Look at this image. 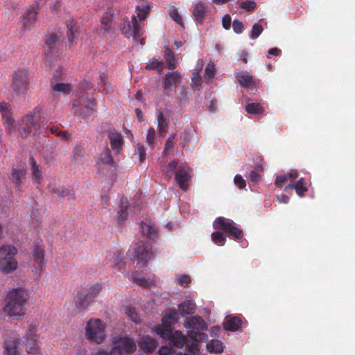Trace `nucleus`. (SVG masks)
<instances>
[{"mask_svg": "<svg viewBox=\"0 0 355 355\" xmlns=\"http://www.w3.org/2000/svg\"><path fill=\"white\" fill-rule=\"evenodd\" d=\"M29 298L28 291L24 288H12L6 296V304L3 309L10 316L25 314V304Z\"/></svg>", "mask_w": 355, "mask_h": 355, "instance_id": "obj_1", "label": "nucleus"}, {"mask_svg": "<svg viewBox=\"0 0 355 355\" xmlns=\"http://www.w3.org/2000/svg\"><path fill=\"white\" fill-rule=\"evenodd\" d=\"M17 254V248L11 245L0 247V272L3 274H10L18 268Z\"/></svg>", "mask_w": 355, "mask_h": 355, "instance_id": "obj_2", "label": "nucleus"}, {"mask_svg": "<svg viewBox=\"0 0 355 355\" xmlns=\"http://www.w3.org/2000/svg\"><path fill=\"white\" fill-rule=\"evenodd\" d=\"M101 284L98 283L89 284L83 288L77 293L74 300L76 308L80 311L85 309L101 291Z\"/></svg>", "mask_w": 355, "mask_h": 355, "instance_id": "obj_3", "label": "nucleus"}, {"mask_svg": "<svg viewBox=\"0 0 355 355\" xmlns=\"http://www.w3.org/2000/svg\"><path fill=\"white\" fill-rule=\"evenodd\" d=\"M186 327L191 329L188 331V337L193 341L201 342L207 339L206 334L202 332L207 329V325L205 321L200 316H193L185 322Z\"/></svg>", "mask_w": 355, "mask_h": 355, "instance_id": "obj_4", "label": "nucleus"}, {"mask_svg": "<svg viewBox=\"0 0 355 355\" xmlns=\"http://www.w3.org/2000/svg\"><path fill=\"white\" fill-rule=\"evenodd\" d=\"M105 328L100 319H90L85 327L86 338L92 343H102L105 338Z\"/></svg>", "mask_w": 355, "mask_h": 355, "instance_id": "obj_5", "label": "nucleus"}, {"mask_svg": "<svg viewBox=\"0 0 355 355\" xmlns=\"http://www.w3.org/2000/svg\"><path fill=\"white\" fill-rule=\"evenodd\" d=\"M132 259L137 264L146 266L154 256L153 247L148 242L139 241L132 248Z\"/></svg>", "mask_w": 355, "mask_h": 355, "instance_id": "obj_6", "label": "nucleus"}, {"mask_svg": "<svg viewBox=\"0 0 355 355\" xmlns=\"http://www.w3.org/2000/svg\"><path fill=\"white\" fill-rule=\"evenodd\" d=\"M95 106L94 100L84 95L78 96L72 103V111L80 120L92 116Z\"/></svg>", "mask_w": 355, "mask_h": 355, "instance_id": "obj_7", "label": "nucleus"}, {"mask_svg": "<svg viewBox=\"0 0 355 355\" xmlns=\"http://www.w3.org/2000/svg\"><path fill=\"white\" fill-rule=\"evenodd\" d=\"M61 34L60 33H49L44 45V54L47 62H52L58 55V47L60 44Z\"/></svg>", "mask_w": 355, "mask_h": 355, "instance_id": "obj_8", "label": "nucleus"}, {"mask_svg": "<svg viewBox=\"0 0 355 355\" xmlns=\"http://www.w3.org/2000/svg\"><path fill=\"white\" fill-rule=\"evenodd\" d=\"M29 84L30 74L27 69H19L13 73L10 88L14 93H24L28 89Z\"/></svg>", "mask_w": 355, "mask_h": 355, "instance_id": "obj_9", "label": "nucleus"}, {"mask_svg": "<svg viewBox=\"0 0 355 355\" xmlns=\"http://www.w3.org/2000/svg\"><path fill=\"white\" fill-rule=\"evenodd\" d=\"M97 168L98 172L103 175H113L116 173V163L109 149H107L105 153L100 155L97 162Z\"/></svg>", "mask_w": 355, "mask_h": 355, "instance_id": "obj_10", "label": "nucleus"}, {"mask_svg": "<svg viewBox=\"0 0 355 355\" xmlns=\"http://www.w3.org/2000/svg\"><path fill=\"white\" fill-rule=\"evenodd\" d=\"M120 31L127 37H133L137 41L142 35V27L139 24L136 17H132L131 21L123 22L120 24Z\"/></svg>", "mask_w": 355, "mask_h": 355, "instance_id": "obj_11", "label": "nucleus"}, {"mask_svg": "<svg viewBox=\"0 0 355 355\" xmlns=\"http://www.w3.org/2000/svg\"><path fill=\"white\" fill-rule=\"evenodd\" d=\"M39 336L36 334V329L31 326L26 334V355H42L37 346V341Z\"/></svg>", "mask_w": 355, "mask_h": 355, "instance_id": "obj_12", "label": "nucleus"}, {"mask_svg": "<svg viewBox=\"0 0 355 355\" xmlns=\"http://www.w3.org/2000/svg\"><path fill=\"white\" fill-rule=\"evenodd\" d=\"M20 125L24 129L25 135H28L31 131L37 130L39 128V116L35 109L30 112L23 118Z\"/></svg>", "mask_w": 355, "mask_h": 355, "instance_id": "obj_13", "label": "nucleus"}, {"mask_svg": "<svg viewBox=\"0 0 355 355\" xmlns=\"http://www.w3.org/2000/svg\"><path fill=\"white\" fill-rule=\"evenodd\" d=\"M34 271L40 275L46 265L44 259V249L40 245H35L32 251Z\"/></svg>", "mask_w": 355, "mask_h": 355, "instance_id": "obj_14", "label": "nucleus"}, {"mask_svg": "<svg viewBox=\"0 0 355 355\" xmlns=\"http://www.w3.org/2000/svg\"><path fill=\"white\" fill-rule=\"evenodd\" d=\"M190 178V168L188 167L180 166L175 171V180L179 187L183 191L188 189V182Z\"/></svg>", "mask_w": 355, "mask_h": 355, "instance_id": "obj_15", "label": "nucleus"}, {"mask_svg": "<svg viewBox=\"0 0 355 355\" xmlns=\"http://www.w3.org/2000/svg\"><path fill=\"white\" fill-rule=\"evenodd\" d=\"M38 12V5L35 3L23 15L22 25L24 30L29 29V27L35 24Z\"/></svg>", "mask_w": 355, "mask_h": 355, "instance_id": "obj_16", "label": "nucleus"}, {"mask_svg": "<svg viewBox=\"0 0 355 355\" xmlns=\"http://www.w3.org/2000/svg\"><path fill=\"white\" fill-rule=\"evenodd\" d=\"M216 225H214L215 229H218L224 232L234 236L236 239H241L243 236V231L232 225V223H216Z\"/></svg>", "mask_w": 355, "mask_h": 355, "instance_id": "obj_17", "label": "nucleus"}, {"mask_svg": "<svg viewBox=\"0 0 355 355\" xmlns=\"http://www.w3.org/2000/svg\"><path fill=\"white\" fill-rule=\"evenodd\" d=\"M180 80L181 76L178 71L168 72L162 80V85L166 90H168L171 87L176 88Z\"/></svg>", "mask_w": 355, "mask_h": 355, "instance_id": "obj_18", "label": "nucleus"}, {"mask_svg": "<svg viewBox=\"0 0 355 355\" xmlns=\"http://www.w3.org/2000/svg\"><path fill=\"white\" fill-rule=\"evenodd\" d=\"M72 90V85L69 83H54L53 81L51 83V93L52 95H58L60 94L68 95Z\"/></svg>", "mask_w": 355, "mask_h": 355, "instance_id": "obj_19", "label": "nucleus"}, {"mask_svg": "<svg viewBox=\"0 0 355 355\" xmlns=\"http://www.w3.org/2000/svg\"><path fill=\"white\" fill-rule=\"evenodd\" d=\"M108 138L112 149L119 154L123 144V136L120 133L114 131L109 132Z\"/></svg>", "mask_w": 355, "mask_h": 355, "instance_id": "obj_20", "label": "nucleus"}, {"mask_svg": "<svg viewBox=\"0 0 355 355\" xmlns=\"http://www.w3.org/2000/svg\"><path fill=\"white\" fill-rule=\"evenodd\" d=\"M19 339L11 337L5 340L4 347L6 355H17L19 353Z\"/></svg>", "mask_w": 355, "mask_h": 355, "instance_id": "obj_21", "label": "nucleus"}, {"mask_svg": "<svg viewBox=\"0 0 355 355\" xmlns=\"http://www.w3.org/2000/svg\"><path fill=\"white\" fill-rule=\"evenodd\" d=\"M115 342L120 347L123 352L131 353L136 349V345L133 340L127 337H119L118 339L114 338Z\"/></svg>", "mask_w": 355, "mask_h": 355, "instance_id": "obj_22", "label": "nucleus"}, {"mask_svg": "<svg viewBox=\"0 0 355 355\" xmlns=\"http://www.w3.org/2000/svg\"><path fill=\"white\" fill-rule=\"evenodd\" d=\"M26 175V171L25 169H16L13 168L10 175H9V179L15 183V187L19 189L21 186L24 184V180H25Z\"/></svg>", "mask_w": 355, "mask_h": 355, "instance_id": "obj_23", "label": "nucleus"}, {"mask_svg": "<svg viewBox=\"0 0 355 355\" xmlns=\"http://www.w3.org/2000/svg\"><path fill=\"white\" fill-rule=\"evenodd\" d=\"M141 231L144 236L153 241L158 238V229L155 223H141Z\"/></svg>", "mask_w": 355, "mask_h": 355, "instance_id": "obj_24", "label": "nucleus"}, {"mask_svg": "<svg viewBox=\"0 0 355 355\" xmlns=\"http://www.w3.org/2000/svg\"><path fill=\"white\" fill-rule=\"evenodd\" d=\"M208 12V6L205 3L202 1L198 2L193 10V15L195 19L202 24L203 19Z\"/></svg>", "mask_w": 355, "mask_h": 355, "instance_id": "obj_25", "label": "nucleus"}, {"mask_svg": "<svg viewBox=\"0 0 355 355\" xmlns=\"http://www.w3.org/2000/svg\"><path fill=\"white\" fill-rule=\"evenodd\" d=\"M295 189L296 193L300 197H303L304 196V193L308 191L307 187H306V182H304V178H300L295 184H289L286 186L284 189V191H288L293 189Z\"/></svg>", "mask_w": 355, "mask_h": 355, "instance_id": "obj_26", "label": "nucleus"}, {"mask_svg": "<svg viewBox=\"0 0 355 355\" xmlns=\"http://www.w3.org/2000/svg\"><path fill=\"white\" fill-rule=\"evenodd\" d=\"M242 324V320L236 316L226 318L223 322L224 329L230 331H238Z\"/></svg>", "mask_w": 355, "mask_h": 355, "instance_id": "obj_27", "label": "nucleus"}, {"mask_svg": "<svg viewBox=\"0 0 355 355\" xmlns=\"http://www.w3.org/2000/svg\"><path fill=\"white\" fill-rule=\"evenodd\" d=\"M140 349L147 353L153 352L156 347V343L153 338L150 336H143L139 342Z\"/></svg>", "mask_w": 355, "mask_h": 355, "instance_id": "obj_28", "label": "nucleus"}, {"mask_svg": "<svg viewBox=\"0 0 355 355\" xmlns=\"http://www.w3.org/2000/svg\"><path fill=\"white\" fill-rule=\"evenodd\" d=\"M8 108L9 105L7 103H0V111L1 112L4 125L7 128L10 129L14 125V120L12 119Z\"/></svg>", "mask_w": 355, "mask_h": 355, "instance_id": "obj_29", "label": "nucleus"}, {"mask_svg": "<svg viewBox=\"0 0 355 355\" xmlns=\"http://www.w3.org/2000/svg\"><path fill=\"white\" fill-rule=\"evenodd\" d=\"M235 78L238 80L240 85L245 87L253 86L256 83L253 76L247 71L236 73Z\"/></svg>", "mask_w": 355, "mask_h": 355, "instance_id": "obj_30", "label": "nucleus"}, {"mask_svg": "<svg viewBox=\"0 0 355 355\" xmlns=\"http://www.w3.org/2000/svg\"><path fill=\"white\" fill-rule=\"evenodd\" d=\"M187 338L181 331H177L173 333V337L169 340V344L178 349H182L187 344Z\"/></svg>", "mask_w": 355, "mask_h": 355, "instance_id": "obj_31", "label": "nucleus"}, {"mask_svg": "<svg viewBox=\"0 0 355 355\" xmlns=\"http://www.w3.org/2000/svg\"><path fill=\"white\" fill-rule=\"evenodd\" d=\"M98 87L100 90L103 91L105 94L112 92V87L109 81V77L107 73L103 72L100 74Z\"/></svg>", "mask_w": 355, "mask_h": 355, "instance_id": "obj_32", "label": "nucleus"}, {"mask_svg": "<svg viewBox=\"0 0 355 355\" xmlns=\"http://www.w3.org/2000/svg\"><path fill=\"white\" fill-rule=\"evenodd\" d=\"M114 15L111 12L104 13L101 19V28L105 33H110L112 30Z\"/></svg>", "mask_w": 355, "mask_h": 355, "instance_id": "obj_33", "label": "nucleus"}, {"mask_svg": "<svg viewBox=\"0 0 355 355\" xmlns=\"http://www.w3.org/2000/svg\"><path fill=\"white\" fill-rule=\"evenodd\" d=\"M178 312L175 309H168L162 318V323L164 325L172 326L178 322Z\"/></svg>", "mask_w": 355, "mask_h": 355, "instance_id": "obj_34", "label": "nucleus"}, {"mask_svg": "<svg viewBox=\"0 0 355 355\" xmlns=\"http://www.w3.org/2000/svg\"><path fill=\"white\" fill-rule=\"evenodd\" d=\"M30 164L31 165V173L33 179L37 183L40 184L42 178V171L40 166L37 164L36 160L33 156L30 157Z\"/></svg>", "mask_w": 355, "mask_h": 355, "instance_id": "obj_35", "label": "nucleus"}, {"mask_svg": "<svg viewBox=\"0 0 355 355\" xmlns=\"http://www.w3.org/2000/svg\"><path fill=\"white\" fill-rule=\"evenodd\" d=\"M130 209V206L128 205L126 199H121V205L119 207V211L117 214V218L119 222H123L128 220V216L129 214L128 210Z\"/></svg>", "mask_w": 355, "mask_h": 355, "instance_id": "obj_36", "label": "nucleus"}, {"mask_svg": "<svg viewBox=\"0 0 355 355\" xmlns=\"http://www.w3.org/2000/svg\"><path fill=\"white\" fill-rule=\"evenodd\" d=\"M164 58L169 70H173L177 67L176 59L172 50L169 47H166L164 51Z\"/></svg>", "mask_w": 355, "mask_h": 355, "instance_id": "obj_37", "label": "nucleus"}, {"mask_svg": "<svg viewBox=\"0 0 355 355\" xmlns=\"http://www.w3.org/2000/svg\"><path fill=\"white\" fill-rule=\"evenodd\" d=\"M155 332L157 335L164 339L170 340L171 338L173 336L171 327L164 325L163 323L162 325H159L155 328Z\"/></svg>", "mask_w": 355, "mask_h": 355, "instance_id": "obj_38", "label": "nucleus"}, {"mask_svg": "<svg viewBox=\"0 0 355 355\" xmlns=\"http://www.w3.org/2000/svg\"><path fill=\"white\" fill-rule=\"evenodd\" d=\"M179 311L182 315H191L195 312V304L191 301H184L179 305Z\"/></svg>", "mask_w": 355, "mask_h": 355, "instance_id": "obj_39", "label": "nucleus"}, {"mask_svg": "<svg viewBox=\"0 0 355 355\" xmlns=\"http://www.w3.org/2000/svg\"><path fill=\"white\" fill-rule=\"evenodd\" d=\"M245 111L248 114L262 116L264 112V109L258 103H250L245 105Z\"/></svg>", "mask_w": 355, "mask_h": 355, "instance_id": "obj_40", "label": "nucleus"}, {"mask_svg": "<svg viewBox=\"0 0 355 355\" xmlns=\"http://www.w3.org/2000/svg\"><path fill=\"white\" fill-rule=\"evenodd\" d=\"M177 167H178L177 161L173 160L166 164H162L161 166V170L170 179L173 174L175 175V171H177L176 170Z\"/></svg>", "mask_w": 355, "mask_h": 355, "instance_id": "obj_41", "label": "nucleus"}, {"mask_svg": "<svg viewBox=\"0 0 355 355\" xmlns=\"http://www.w3.org/2000/svg\"><path fill=\"white\" fill-rule=\"evenodd\" d=\"M207 349L210 353H222L223 344L219 340H211L207 344Z\"/></svg>", "mask_w": 355, "mask_h": 355, "instance_id": "obj_42", "label": "nucleus"}, {"mask_svg": "<svg viewBox=\"0 0 355 355\" xmlns=\"http://www.w3.org/2000/svg\"><path fill=\"white\" fill-rule=\"evenodd\" d=\"M158 128L160 135L164 134L168 128V119L164 116L162 112H159L157 115Z\"/></svg>", "mask_w": 355, "mask_h": 355, "instance_id": "obj_43", "label": "nucleus"}, {"mask_svg": "<svg viewBox=\"0 0 355 355\" xmlns=\"http://www.w3.org/2000/svg\"><path fill=\"white\" fill-rule=\"evenodd\" d=\"M67 26L69 29V32L67 33L69 43L71 46H73L76 44V41L75 37H77L78 30L74 24L73 21H71L70 22L67 24Z\"/></svg>", "mask_w": 355, "mask_h": 355, "instance_id": "obj_44", "label": "nucleus"}, {"mask_svg": "<svg viewBox=\"0 0 355 355\" xmlns=\"http://www.w3.org/2000/svg\"><path fill=\"white\" fill-rule=\"evenodd\" d=\"M150 10V7L149 4H141L140 6H137L136 8V11H137V16H135L136 19L138 18L140 21L145 20Z\"/></svg>", "mask_w": 355, "mask_h": 355, "instance_id": "obj_45", "label": "nucleus"}, {"mask_svg": "<svg viewBox=\"0 0 355 355\" xmlns=\"http://www.w3.org/2000/svg\"><path fill=\"white\" fill-rule=\"evenodd\" d=\"M51 192L57 195L59 198H62L68 196L69 198H73V194L67 189L64 188H52Z\"/></svg>", "mask_w": 355, "mask_h": 355, "instance_id": "obj_46", "label": "nucleus"}, {"mask_svg": "<svg viewBox=\"0 0 355 355\" xmlns=\"http://www.w3.org/2000/svg\"><path fill=\"white\" fill-rule=\"evenodd\" d=\"M263 31V28L261 24L259 23L254 24L250 33V37L252 40L257 39L262 33Z\"/></svg>", "mask_w": 355, "mask_h": 355, "instance_id": "obj_47", "label": "nucleus"}, {"mask_svg": "<svg viewBox=\"0 0 355 355\" xmlns=\"http://www.w3.org/2000/svg\"><path fill=\"white\" fill-rule=\"evenodd\" d=\"M239 7L247 12H252L256 10L257 3L253 0H246L241 2Z\"/></svg>", "mask_w": 355, "mask_h": 355, "instance_id": "obj_48", "label": "nucleus"}, {"mask_svg": "<svg viewBox=\"0 0 355 355\" xmlns=\"http://www.w3.org/2000/svg\"><path fill=\"white\" fill-rule=\"evenodd\" d=\"M168 12L170 17L172 18L173 21H175L178 24H179L182 28H184V25L182 19V17L180 15L178 10L175 7L171 8Z\"/></svg>", "mask_w": 355, "mask_h": 355, "instance_id": "obj_49", "label": "nucleus"}, {"mask_svg": "<svg viewBox=\"0 0 355 355\" xmlns=\"http://www.w3.org/2000/svg\"><path fill=\"white\" fill-rule=\"evenodd\" d=\"M164 62L162 61H159L157 59H153L146 67V69L152 70L157 69L159 73L162 71V66Z\"/></svg>", "mask_w": 355, "mask_h": 355, "instance_id": "obj_50", "label": "nucleus"}, {"mask_svg": "<svg viewBox=\"0 0 355 355\" xmlns=\"http://www.w3.org/2000/svg\"><path fill=\"white\" fill-rule=\"evenodd\" d=\"M135 153L139 155V162L142 163L146 159V150L144 146L142 144H137L135 146Z\"/></svg>", "mask_w": 355, "mask_h": 355, "instance_id": "obj_51", "label": "nucleus"}, {"mask_svg": "<svg viewBox=\"0 0 355 355\" xmlns=\"http://www.w3.org/2000/svg\"><path fill=\"white\" fill-rule=\"evenodd\" d=\"M193 133L190 130L185 129L184 132L181 134L180 139L182 140L181 144L183 148H185L189 145V143L191 141V136Z\"/></svg>", "mask_w": 355, "mask_h": 355, "instance_id": "obj_52", "label": "nucleus"}, {"mask_svg": "<svg viewBox=\"0 0 355 355\" xmlns=\"http://www.w3.org/2000/svg\"><path fill=\"white\" fill-rule=\"evenodd\" d=\"M135 284L143 287H148L150 286V282L148 279L144 277H137L135 272H133L130 277Z\"/></svg>", "mask_w": 355, "mask_h": 355, "instance_id": "obj_53", "label": "nucleus"}, {"mask_svg": "<svg viewBox=\"0 0 355 355\" xmlns=\"http://www.w3.org/2000/svg\"><path fill=\"white\" fill-rule=\"evenodd\" d=\"M128 316L131 319V320L137 324L141 322V319L139 317L136 309L135 308H128L125 311Z\"/></svg>", "mask_w": 355, "mask_h": 355, "instance_id": "obj_54", "label": "nucleus"}, {"mask_svg": "<svg viewBox=\"0 0 355 355\" xmlns=\"http://www.w3.org/2000/svg\"><path fill=\"white\" fill-rule=\"evenodd\" d=\"M155 140V130L153 128H150L148 130L146 135V142L149 146L153 147Z\"/></svg>", "mask_w": 355, "mask_h": 355, "instance_id": "obj_55", "label": "nucleus"}, {"mask_svg": "<svg viewBox=\"0 0 355 355\" xmlns=\"http://www.w3.org/2000/svg\"><path fill=\"white\" fill-rule=\"evenodd\" d=\"M232 28L235 33L240 34L243 31L244 25L241 21L234 19L232 22Z\"/></svg>", "mask_w": 355, "mask_h": 355, "instance_id": "obj_56", "label": "nucleus"}, {"mask_svg": "<svg viewBox=\"0 0 355 355\" xmlns=\"http://www.w3.org/2000/svg\"><path fill=\"white\" fill-rule=\"evenodd\" d=\"M211 239L215 243H220L225 241V236L223 233L219 231L213 232L211 234Z\"/></svg>", "mask_w": 355, "mask_h": 355, "instance_id": "obj_57", "label": "nucleus"}, {"mask_svg": "<svg viewBox=\"0 0 355 355\" xmlns=\"http://www.w3.org/2000/svg\"><path fill=\"white\" fill-rule=\"evenodd\" d=\"M196 343L197 342L193 341V343H190L189 340L187 339V344L185 345H187L189 352L193 354H196L200 350L198 345Z\"/></svg>", "mask_w": 355, "mask_h": 355, "instance_id": "obj_58", "label": "nucleus"}, {"mask_svg": "<svg viewBox=\"0 0 355 355\" xmlns=\"http://www.w3.org/2000/svg\"><path fill=\"white\" fill-rule=\"evenodd\" d=\"M235 184L239 189H244L246 186L245 180L243 178L241 175H236L234 179Z\"/></svg>", "mask_w": 355, "mask_h": 355, "instance_id": "obj_59", "label": "nucleus"}, {"mask_svg": "<svg viewBox=\"0 0 355 355\" xmlns=\"http://www.w3.org/2000/svg\"><path fill=\"white\" fill-rule=\"evenodd\" d=\"M205 76L208 78L214 77L215 74V67L213 63H209L205 70Z\"/></svg>", "mask_w": 355, "mask_h": 355, "instance_id": "obj_60", "label": "nucleus"}, {"mask_svg": "<svg viewBox=\"0 0 355 355\" xmlns=\"http://www.w3.org/2000/svg\"><path fill=\"white\" fill-rule=\"evenodd\" d=\"M159 353L160 355H173L175 352L171 346H164L159 349Z\"/></svg>", "mask_w": 355, "mask_h": 355, "instance_id": "obj_61", "label": "nucleus"}, {"mask_svg": "<svg viewBox=\"0 0 355 355\" xmlns=\"http://www.w3.org/2000/svg\"><path fill=\"white\" fill-rule=\"evenodd\" d=\"M125 267V261L121 257V254H115V263H114V268H117L119 270H121Z\"/></svg>", "mask_w": 355, "mask_h": 355, "instance_id": "obj_62", "label": "nucleus"}, {"mask_svg": "<svg viewBox=\"0 0 355 355\" xmlns=\"http://www.w3.org/2000/svg\"><path fill=\"white\" fill-rule=\"evenodd\" d=\"M177 281L180 285L187 286L191 282V278L187 275H183L180 276Z\"/></svg>", "mask_w": 355, "mask_h": 355, "instance_id": "obj_63", "label": "nucleus"}, {"mask_svg": "<svg viewBox=\"0 0 355 355\" xmlns=\"http://www.w3.org/2000/svg\"><path fill=\"white\" fill-rule=\"evenodd\" d=\"M232 18L230 15L227 14L224 15L222 20L223 27L225 30H229L231 27Z\"/></svg>", "mask_w": 355, "mask_h": 355, "instance_id": "obj_64", "label": "nucleus"}]
</instances>
